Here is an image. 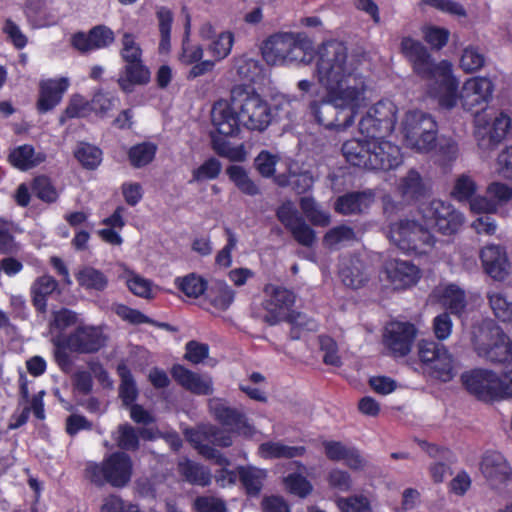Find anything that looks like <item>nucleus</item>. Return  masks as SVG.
<instances>
[{
  "instance_id": "obj_60",
  "label": "nucleus",
  "mask_w": 512,
  "mask_h": 512,
  "mask_svg": "<svg viewBox=\"0 0 512 512\" xmlns=\"http://www.w3.org/2000/svg\"><path fill=\"white\" fill-rule=\"evenodd\" d=\"M34 196L47 204H52L58 200L59 192L50 177L39 175L34 177Z\"/></svg>"
},
{
  "instance_id": "obj_4",
  "label": "nucleus",
  "mask_w": 512,
  "mask_h": 512,
  "mask_svg": "<svg viewBox=\"0 0 512 512\" xmlns=\"http://www.w3.org/2000/svg\"><path fill=\"white\" fill-rule=\"evenodd\" d=\"M417 354L426 376L443 383L452 381L456 376L455 359L444 344L433 339H421L417 343Z\"/></svg>"
},
{
  "instance_id": "obj_3",
  "label": "nucleus",
  "mask_w": 512,
  "mask_h": 512,
  "mask_svg": "<svg viewBox=\"0 0 512 512\" xmlns=\"http://www.w3.org/2000/svg\"><path fill=\"white\" fill-rule=\"evenodd\" d=\"M231 102L245 128L264 131L269 126L272 119L270 106L254 89L245 85L234 86Z\"/></svg>"
},
{
  "instance_id": "obj_47",
  "label": "nucleus",
  "mask_w": 512,
  "mask_h": 512,
  "mask_svg": "<svg viewBox=\"0 0 512 512\" xmlns=\"http://www.w3.org/2000/svg\"><path fill=\"white\" fill-rule=\"evenodd\" d=\"M157 147L152 142H143L130 147L128 159L135 168H141L153 161Z\"/></svg>"
},
{
  "instance_id": "obj_54",
  "label": "nucleus",
  "mask_w": 512,
  "mask_h": 512,
  "mask_svg": "<svg viewBox=\"0 0 512 512\" xmlns=\"http://www.w3.org/2000/svg\"><path fill=\"white\" fill-rule=\"evenodd\" d=\"M487 297L495 317L501 322L512 324V302L501 292H489Z\"/></svg>"
},
{
  "instance_id": "obj_19",
  "label": "nucleus",
  "mask_w": 512,
  "mask_h": 512,
  "mask_svg": "<svg viewBox=\"0 0 512 512\" xmlns=\"http://www.w3.org/2000/svg\"><path fill=\"white\" fill-rule=\"evenodd\" d=\"M211 120L219 135L234 137L240 132L242 122L232 103L217 101L211 111Z\"/></svg>"
},
{
  "instance_id": "obj_39",
  "label": "nucleus",
  "mask_w": 512,
  "mask_h": 512,
  "mask_svg": "<svg viewBox=\"0 0 512 512\" xmlns=\"http://www.w3.org/2000/svg\"><path fill=\"white\" fill-rule=\"evenodd\" d=\"M511 127L510 117L501 112L497 116L488 132L487 138L483 137L479 140L478 145L486 149H494L499 143H501L507 136Z\"/></svg>"
},
{
  "instance_id": "obj_7",
  "label": "nucleus",
  "mask_w": 512,
  "mask_h": 512,
  "mask_svg": "<svg viewBox=\"0 0 512 512\" xmlns=\"http://www.w3.org/2000/svg\"><path fill=\"white\" fill-rule=\"evenodd\" d=\"M464 389L477 400L493 403L503 399V380L488 369H472L461 375Z\"/></svg>"
},
{
  "instance_id": "obj_21",
  "label": "nucleus",
  "mask_w": 512,
  "mask_h": 512,
  "mask_svg": "<svg viewBox=\"0 0 512 512\" xmlns=\"http://www.w3.org/2000/svg\"><path fill=\"white\" fill-rule=\"evenodd\" d=\"M293 32H279L269 36L261 47L262 55L269 64L286 63L291 45L295 43Z\"/></svg>"
},
{
  "instance_id": "obj_9",
  "label": "nucleus",
  "mask_w": 512,
  "mask_h": 512,
  "mask_svg": "<svg viewBox=\"0 0 512 512\" xmlns=\"http://www.w3.org/2000/svg\"><path fill=\"white\" fill-rule=\"evenodd\" d=\"M423 218L443 235L457 233L463 225L464 217L451 204L434 199L422 208Z\"/></svg>"
},
{
  "instance_id": "obj_11",
  "label": "nucleus",
  "mask_w": 512,
  "mask_h": 512,
  "mask_svg": "<svg viewBox=\"0 0 512 512\" xmlns=\"http://www.w3.org/2000/svg\"><path fill=\"white\" fill-rule=\"evenodd\" d=\"M416 335L417 329L414 324L392 321L385 327L383 344L391 356L402 358L410 353Z\"/></svg>"
},
{
  "instance_id": "obj_40",
  "label": "nucleus",
  "mask_w": 512,
  "mask_h": 512,
  "mask_svg": "<svg viewBox=\"0 0 512 512\" xmlns=\"http://www.w3.org/2000/svg\"><path fill=\"white\" fill-rule=\"evenodd\" d=\"M369 115L378 121L380 130L393 132L396 124V107L387 100H380L369 108Z\"/></svg>"
},
{
  "instance_id": "obj_2",
  "label": "nucleus",
  "mask_w": 512,
  "mask_h": 512,
  "mask_svg": "<svg viewBox=\"0 0 512 512\" xmlns=\"http://www.w3.org/2000/svg\"><path fill=\"white\" fill-rule=\"evenodd\" d=\"M133 461L124 451H115L100 462H89L84 470V477L96 487L106 484L114 488H123L131 481Z\"/></svg>"
},
{
  "instance_id": "obj_58",
  "label": "nucleus",
  "mask_w": 512,
  "mask_h": 512,
  "mask_svg": "<svg viewBox=\"0 0 512 512\" xmlns=\"http://www.w3.org/2000/svg\"><path fill=\"white\" fill-rule=\"evenodd\" d=\"M203 58V48L200 44H192L190 41V22H187L182 39L179 60L182 64L192 65Z\"/></svg>"
},
{
  "instance_id": "obj_20",
  "label": "nucleus",
  "mask_w": 512,
  "mask_h": 512,
  "mask_svg": "<svg viewBox=\"0 0 512 512\" xmlns=\"http://www.w3.org/2000/svg\"><path fill=\"white\" fill-rule=\"evenodd\" d=\"M69 87V80L66 77L57 79L42 80L39 83V96L36 109L40 114L52 111L63 99Z\"/></svg>"
},
{
  "instance_id": "obj_25",
  "label": "nucleus",
  "mask_w": 512,
  "mask_h": 512,
  "mask_svg": "<svg viewBox=\"0 0 512 512\" xmlns=\"http://www.w3.org/2000/svg\"><path fill=\"white\" fill-rule=\"evenodd\" d=\"M388 280L395 289H406L415 285L419 279V269L408 261L393 259L385 263Z\"/></svg>"
},
{
  "instance_id": "obj_35",
  "label": "nucleus",
  "mask_w": 512,
  "mask_h": 512,
  "mask_svg": "<svg viewBox=\"0 0 512 512\" xmlns=\"http://www.w3.org/2000/svg\"><path fill=\"white\" fill-rule=\"evenodd\" d=\"M75 278L79 286L87 291L103 292L109 285L107 275L92 266H84L80 268L75 273Z\"/></svg>"
},
{
  "instance_id": "obj_24",
  "label": "nucleus",
  "mask_w": 512,
  "mask_h": 512,
  "mask_svg": "<svg viewBox=\"0 0 512 512\" xmlns=\"http://www.w3.org/2000/svg\"><path fill=\"white\" fill-rule=\"evenodd\" d=\"M170 373L178 385L195 395H211L213 393L211 379H204L181 364H174Z\"/></svg>"
},
{
  "instance_id": "obj_8",
  "label": "nucleus",
  "mask_w": 512,
  "mask_h": 512,
  "mask_svg": "<svg viewBox=\"0 0 512 512\" xmlns=\"http://www.w3.org/2000/svg\"><path fill=\"white\" fill-rule=\"evenodd\" d=\"M392 239L402 250L423 253L435 244L431 232L415 220L404 219L390 226Z\"/></svg>"
},
{
  "instance_id": "obj_34",
  "label": "nucleus",
  "mask_w": 512,
  "mask_h": 512,
  "mask_svg": "<svg viewBox=\"0 0 512 512\" xmlns=\"http://www.w3.org/2000/svg\"><path fill=\"white\" fill-rule=\"evenodd\" d=\"M305 453L306 447L304 446H288L273 441L261 443L258 448V454L263 459H292L302 457Z\"/></svg>"
},
{
  "instance_id": "obj_16",
  "label": "nucleus",
  "mask_w": 512,
  "mask_h": 512,
  "mask_svg": "<svg viewBox=\"0 0 512 512\" xmlns=\"http://www.w3.org/2000/svg\"><path fill=\"white\" fill-rule=\"evenodd\" d=\"M264 293L268 296L263 303L267 311L265 322L273 326L278 324L282 315L293 307L295 294L292 290L273 284H267Z\"/></svg>"
},
{
  "instance_id": "obj_6",
  "label": "nucleus",
  "mask_w": 512,
  "mask_h": 512,
  "mask_svg": "<svg viewBox=\"0 0 512 512\" xmlns=\"http://www.w3.org/2000/svg\"><path fill=\"white\" fill-rule=\"evenodd\" d=\"M399 50L410 65L412 72L422 80L430 81L440 72H444L451 63L448 60L436 62L428 48L411 36L401 38Z\"/></svg>"
},
{
  "instance_id": "obj_45",
  "label": "nucleus",
  "mask_w": 512,
  "mask_h": 512,
  "mask_svg": "<svg viewBox=\"0 0 512 512\" xmlns=\"http://www.w3.org/2000/svg\"><path fill=\"white\" fill-rule=\"evenodd\" d=\"M299 205L302 213L312 225L319 227L329 225V213L323 211L312 197H302Z\"/></svg>"
},
{
  "instance_id": "obj_52",
  "label": "nucleus",
  "mask_w": 512,
  "mask_h": 512,
  "mask_svg": "<svg viewBox=\"0 0 512 512\" xmlns=\"http://www.w3.org/2000/svg\"><path fill=\"white\" fill-rule=\"evenodd\" d=\"M233 44L234 34L230 31H224L212 39L207 50L215 61H221L231 53Z\"/></svg>"
},
{
  "instance_id": "obj_38",
  "label": "nucleus",
  "mask_w": 512,
  "mask_h": 512,
  "mask_svg": "<svg viewBox=\"0 0 512 512\" xmlns=\"http://www.w3.org/2000/svg\"><path fill=\"white\" fill-rule=\"evenodd\" d=\"M209 303L219 311H226L232 305L236 292L225 282L217 281L205 292Z\"/></svg>"
},
{
  "instance_id": "obj_48",
  "label": "nucleus",
  "mask_w": 512,
  "mask_h": 512,
  "mask_svg": "<svg viewBox=\"0 0 512 512\" xmlns=\"http://www.w3.org/2000/svg\"><path fill=\"white\" fill-rule=\"evenodd\" d=\"M227 174L230 180L242 193L249 196H255L259 194L260 191L258 186L252 179H250L243 167L238 165H231L227 168Z\"/></svg>"
},
{
  "instance_id": "obj_62",
  "label": "nucleus",
  "mask_w": 512,
  "mask_h": 512,
  "mask_svg": "<svg viewBox=\"0 0 512 512\" xmlns=\"http://www.w3.org/2000/svg\"><path fill=\"white\" fill-rule=\"evenodd\" d=\"M221 170V162L215 157H210L192 171V179L189 183L214 180L218 178Z\"/></svg>"
},
{
  "instance_id": "obj_46",
  "label": "nucleus",
  "mask_w": 512,
  "mask_h": 512,
  "mask_svg": "<svg viewBox=\"0 0 512 512\" xmlns=\"http://www.w3.org/2000/svg\"><path fill=\"white\" fill-rule=\"evenodd\" d=\"M314 51L312 40L305 33L295 34V43L289 52L287 57L288 62H309L312 59Z\"/></svg>"
},
{
  "instance_id": "obj_41",
  "label": "nucleus",
  "mask_w": 512,
  "mask_h": 512,
  "mask_svg": "<svg viewBox=\"0 0 512 512\" xmlns=\"http://www.w3.org/2000/svg\"><path fill=\"white\" fill-rule=\"evenodd\" d=\"M190 441L194 444V447L197 449L198 453L204 458L212 460L215 464L220 466H228L230 464L229 459L225 457L220 451H218L209 443H205V441H211L207 432L196 431L192 433Z\"/></svg>"
},
{
  "instance_id": "obj_56",
  "label": "nucleus",
  "mask_w": 512,
  "mask_h": 512,
  "mask_svg": "<svg viewBox=\"0 0 512 512\" xmlns=\"http://www.w3.org/2000/svg\"><path fill=\"white\" fill-rule=\"evenodd\" d=\"M274 182L280 187L291 186L297 194H303L312 186V178L307 174H274Z\"/></svg>"
},
{
  "instance_id": "obj_50",
  "label": "nucleus",
  "mask_w": 512,
  "mask_h": 512,
  "mask_svg": "<svg viewBox=\"0 0 512 512\" xmlns=\"http://www.w3.org/2000/svg\"><path fill=\"white\" fill-rule=\"evenodd\" d=\"M75 158L88 170L96 169L102 161V150L89 143H80L74 151Z\"/></svg>"
},
{
  "instance_id": "obj_32",
  "label": "nucleus",
  "mask_w": 512,
  "mask_h": 512,
  "mask_svg": "<svg viewBox=\"0 0 512 512\" xmlns=\"http://www.w3.org/2000/svg\"><path fill=\"white\" fill-rule=\"evenodd\" d=\"M397 191L406 202L415 201L425 195L426 189L420 173L410 169L397 185Z\"/></svg>"
},
{
  "instance_id": "obj_30",
  "label": "nucleus",
  "mask_w": 512,
  "mask_h": 512,
  "mask_svg": "<svg viewBox=\"0 0 512 512\" xmlns=\"http://www.w3.org/2000/svg\"><path fill=\"white\" fill-rule=\"evenodd\" d=\"M431 81L438 83L440 88L443 89V93L438 97L439 106L444 109L454 108L459 96L457 94L458 81L453 75L452 64L444 72L437 74L436 78H432Z\"/></svg>"
},
{
  "instance_id": "obj_12",
  "label": "nucleus",
  "mask_w": 512,
  "mask_h": 512,
  "mask_svg": "<svg viewBox=\"0 0 512 512\" xmlns=\"http://www.w3.org/2000/svg\"><path fill=\"white\" fill-rule=\"evenodd\" d=\"M209 409L213 418L231 432L245 437L253 436L254 427L249 423L245 413L228 406L224 399H210Z\"/></svg>"
},
{
  "instance_id": "obj_14",
  "label": "nucleus",
  "mask_w": 512,
  "mask_h": 512,
  "mask_svg": "<svg viewBox=\"0 0 512 512\" xmlns=\"http://www.w3.org/2000/svg\"><path fill=\"white\" fill-rule=\"evenodd\" d=\"M279 222L291 233L293 239L304 247H312L316 241L315 231L305 222L290 202L283 203L276 210Z\"/></svg>"
},
{
  "instance_id": "obj_1",
  "label": "nucleus",
  "mask_w": 512,
  "mask_h": 512,
  "mask_svg": "<svg viewBox=\"0 0 512 512\" xmlns=\"http://www.w3.org/2000/svg\"><path fill=\"white\" fill-rule=\"evenodd\" d=\"M317 54V77L327 99L310 102V115L328 130L344 131L354 123L364 100L365 77L348 65V50L342 42H323Z\"/></svg>"
},
{
  "instance_id": "obj_5",
  "label": "nucleus",
  "mask_w": 512,
  "mask_h": 512,
  "mask_svg": "<svg viewBox=\"0 0 512 512\" xmlns=\"http://www.w3.org/2000/svg\"><path fill=\"white\" fill-rule=\"evenodd\" d=\"M401 132L407 148L428 153L437 146L438 124L434 117L420 110L408 111Z\"/></svg>"
},
{
  "instance_id": "obj_44",
  "label": "nucleus",
  "mask_w": 512,
  "mask_h": 512,
  "mask_svg": "<svg viewBox=\"0 0 512 512\" xmlns=\"http://www.w3.org/2000/svg\"><path fill=\"white\" fill-rule=\"evenodd\" d=\"M92 113L91 102L81 94H73L66 108L59 116L60 124L66 123L69 119L86 118Z\"/></svg>"
},
{
  "instance_id": "obj_23",
  "label": "nucleus",
  "mask_w": 512,
  "mask_h": 512,
  "mask_svg": "<svg viewBox=\"0 0 512 512\" xmlns=\"http://www.w3.org/2000/svg\"><path fill=\"white\" fill-rule=\"evenodd\" d=\"M325 456L333 462L343 461L352 470H362L366 466V460L355 447H348L341 441L325 440L322 442Z\"/></svg>"
},
{
  "instance_id": "obj_51",
  "label": "nucleus",
  "mask_w": 512,
  "mask_h": 512,
  "mask_svg": "<svg viewBox=\"0 0 512 512\" xmlns=\"http://www.w3.org/2000/svg\"><path fill=\"white\" fill-rule=\"evenodd\" d=\"M58 288L57 280L50 276L44 275L37 279L34 288V307L40 312L46 309V296L52 294Z\"/></svg>"
},
{
  "instance_id": "obj_53",
  "label": "nucleus",
  "mask_w": 512,
  "mask_h": 512,
  "mask_svg": "<svg viewBox=\"0 0 512 512\" xmlns=\"http://www.w3.org/2000/svg\"><path fill=\"white\" fill-rule=\"evenodd\" d=\"M115 441L117 446L124 452H135L140 448L137 429L128 423L118 425Z\"/></svg>"
},
{
  "instance_id": "obj_27",
  "label": "nucleus",
  "mask_w": 512,
  "mask_h": 512,
  "mask_svg": "<svg viewBox=\"0 0 512 512\" xmlns=\"http://www.w3.org/2000/svg\"><path fill=\"white\" fill-rule=\"evenodd\" d=\"M18 384L20 398L16 410L9 418V430L18 429L26 424L32 411V400L29 398L28 380L22 369H19Z\"/></svg>"
},
{
  "instance_id": "obj_43",
  "label": "nucleus",
  "mask_w": 512,
  "mask_h": 512,
  "mask_svg": "<svg viewBox=\"0 0 512 512\" xmlns=\"http://www.w3.org/2000/svg\"><path fill=\"white\" fill-rule=\"evenodd\" d=\"M158 28L160 33L159 52H168L171 48V30L173 24V13L166 6H159L156 10Z\"/></svg>"
},
{
  "instance_id": "obj_42",
  "label": "nucleus",
  "mask_w": 512,
  "mask_h": 512,
  "mask_svg": "<svg viewBox=\"0 0 512 512\" xmlns=\"http://www.w3.org/2000/svg\"><path fill=\"white\" fill-rule=\"evenodd\" d=\"M179 471L185 480L192 485L206 487L211 484L212 474L210 470L198 463L187 460L179 464Z\"/></svg>"
},
{
  "instance_id": "obj_59",
  "label": "nucleus",
  "mask_w": 512,
  "mask_h": 512,
  "mask_svg": "<svg viewBox=\"0 0 512 512\" xmlns=\"http://www.w3.org/2000/svg\"><path fill=\"white\" fill-rule=\"evenodd\" d=\"M356 234L352 227L341 224L329 229L323 237V245L326 248L334 249L342 242L355 240Z\"/></svg>"
},
{
  "instance_id": "obj_57",
  "label": "nucleus",
  "mask_w": 512,
  "mask_h": 512,
  "mask_svg": "<svg viewBox=\"0 0 512 512\" xmlns=\"http://www.w3.org/2000/svg\"><path fill=\"white\" fill-rule=\"evenodd\" d=\"M51 0H34V29L54 25L58 15L50 7Z\"/></svg>"
},
{
  "instance_id": "obj_26",
  "label": "nucleus",
  "mask_w": 512,
  "mask_h": 512,
  "mask_svg": "<svg viewBox=\"0 0 512 512\" xmlns=\"http://www.w3.org/2000/svg\"><path fill=\"white\" fill-rule=\"evenodd\" d=\"M374 198L371 190L347 192L336 199L334 210L345 216L362 214L370 208Z\"/></svg>"
},
{
  "instance_id": "obj_37",
  "label": "nucleus",
  "mask_w": 512,
  "mask_h": 512,
  "mask_svg": "<svg viewBox=\"0 0 512 512\" xmlns=\"http://www.w3.org/2000/svg\"><path fill=\"white\" fill-rule=\"evenodd\" d=\"M175 288L188 298L197 299L208 290V281L201 275L191 272L174 280Z\"/></svg>"
},
{
  "instance_id": "obj_15",
  "label": "nucleus",
  "mask_w": 512,
  "mask_h": 512,
  "mask_svg": "<svg viewBox=\"0 0 512 512\" xmlns=\"http://www.w3.org/2000/svg\"><path fill=\"white\" fill-rule=\"evenodd\" d=\"M105 345V337L100 329L79 326L68 336L63 335L59 346L69 348L76 353L90 354L98 352Z\"/></svg>"
},
{
  "instance_id": "obj_49",
  "label": "nucleus",
  "mask_w": 512,
  "mask_h": 512,
  "mask_svg": "<svg viewBox=\"0 0 512 512\" xmlns=\"http://www.w3.org/2000/svg\"><path fill=\"white\" fill-rule=\"evenodd\" d=\"M233 62L237 75L245 81L254 82L262 71L261 63L247 54L234 57Z\"/></svg>"
},
{
  "instance_id": "obj_17",
  "label": "nucleus",
  "mask_w": 512,
  "mask_h": 512,
  "mask_svg": "<svg viewBox=\"0 0 512 512\" xmlns=\"http://www.w3.org/2000/svg\"><path fill=\"white\" fill-rule=\"evenodd\" d=\"M370 153V170L390 171L403 162L401 148L385 138L371 141Z\"/></svg>"
},
{
  "instance_id": "obj_63",
  "label": "nucleus",
  "mask_w": 512,
  "mask_h": 512,
  "mask_svg": "<svg viewBox=\"0 0 512 512\" xmlns=\"http://www.w3.org/2000/svg\"><path fill=\"white\" fill-rule=\"evenodd\" d=\"M284 484L289 493L300 498L307 497L313 490L310 481L300 473L294 472L284 478Z\"/></svg>"
},
{
  "instance_id": "obj_28",
  "label": "nucleus",
  "mask_w": 512,
  "mask_h": 512,
  "mask_svg": "<svg viewBox=\"0 0 512 512\" xmlns=\"http://www.w3.org/2000/svg\"><path fill=\"white\" fill-rule=\"evenodd\" d=\"M150 80V71L143 61L126 63L117 83L125 93H131L137 85H145Z\"/></svg>"
},
{
  "instance_id": "obj_18",
  "label": "nucleus",
  "mask_w": 512,
  "mask_h": 512,
  "mask_svg": "<svg viewBox=\"0 0 512 512\" xmlns=\"http://www.w3.org/2000/svg\"><path fill=\"white\" fill-rule=\"evenodd\" d=\"M480 471L492 485L512 483V468L504 455L498 451H486L480 461Z\"/></svg>"
},
{
  "instance_id": "obj_55",
  "label": "nucleus",
  "mask_w": 512,
  "mask_h": 512,
  "mask_svg": "<svg viewBox=\"0 0 512 512\" xmlns=\"http://www.w3.org/2000/svg\"><path fill=\"white\" fill-rule=\"evenodd\" d=\"M115 313L122 320L127 321L128 323L133 324V325L150 324L152 326L164 327L167 329L169 328V324L159 323L156 320L145 315L141 311L131 308L124 304H119L115 309Z\"/></svg>"
},
{
  "instance_id": "obj_61",
  "label": "nucleus",
  "mask_w": 512,
  "mask_h": 512,
  "mask_svg": "<svg viewBox=\"0 0 512 512\" xmlns=\"http://www.w3.org/2000/svg\"><path fill=\"white\" fill-rule=\"evenodd\" d=\"M485 55L477 46L469 45L466 47L460 58V67L467 73H473L480 70L485 64Z\"/></svg>"
},
{
  "instance_id": "obj_64",
  "label": "nucleus",
  "mask_w": 512,
  "mask_h": 512,
  "mask_svg": "<svg viewBox=\"0 0 512 512\" xmlns=\"http://www.w3.org/2000/svg\"><path fill=\"white\" fill-rule=\"evenodd\" d=\"M336 505L340 512H372L370 501L363 495L339 497Z\"/></svg>"
},
{
  "instance_id": "obj_10",
  "label": "nucleus",
  "mask_w": 512,
  "mask_h": 512,
  "mask_svg": "<svg viewBox=\"0 0 512 512\" xmlns=\"http://www.w3.org/2000/svg\"><path fill=\"white\" fill-rule=\"evenodd\" d=\"M475 350L486 360L507 365L512 362V340L499 326L489 329L486 342H477Z\"/></svg>"
},
{
  "instance_id": "obj_36",
  "label": "nucleus",
  "mask_w": 512,
  "mask_h": 512,
  "mask_svg": "<svg viewBox=\"0 0 512 512\" xmlns=\"http://www.w3.org/2000/svg\"><path fill=\"white\" fill-rule=\"evenodd\" d=\"M117 375L120 378L118 395L125 407L136 402L139 391L136 381L129 367L125 363H119L116 368Z\"/></svg>"
},
{
  "instance_id": "obj_13",
  "label": "nucleus",
  "mask_w": 512,
  "mask_h": 512,
  "mask_svg": "<svg viewBox=\"0 0 512 512\" xmlns=\"http://www.w3.org/2000/svg\"><path fill=\"white\" fill-rule=\"evenodd\" d=\"M493 82L487 77H473L465 81L459 94L464 110L477 114L492 98Z\"/></svg>"
},
{
  "instance_id": "obj_33",
  "label": "nucleus",
  "mask_w": 512,
  "mask_h": 512,
  "mask_svg": "<svg viewBox=\"0 0 512 512\" xmlns=\"http://www.w3.org/2000/svg\"><path fill=\"white\" fill-rule=\"evenodd\" d=\"M238 478L249 497H258L267 476L266 471L252 466H238Z\"/></svg>"
},
{
  "instance_id": "obj_29",
  "label": "nucleus",
  "mask_w": 512,
  "mask_h": 512,
  "mask_svg": "<svg viewBox=\"0 0 512 512\" xmlns=\"http://www.w3.org/2000/svg\"><path fill=\"white\" fill-rule=\"evenodd\" d=\"M371 141L350 139L343 143L342 153L346 161L352 166L370 170Z\"/></svg>"
},
{
  "instance_id": "obj_22",
  "label": "nucleus",
  "mask_w": 512,
  "mask_h": 512,
  "mask_svg": "<svg viewBox=\"0 0 512 512\" xmlns=\"http://www.w3.org/2000/svg\"><path fill=\"white\" fill-rule=\"evenodd\" d=\"M485 272L493 279L503 281L509 274V261L505 248L500 245H487L480 252Z\"/></svg>"
},
{
  "instance_id": "obj_31",
  "label": "nucleus",
  "mask_w": 512,
  "mask_h": 512,
  "mask_svg": "<svg viewBox=\"0 0 512 512\" xmlns=\"http://www.w3.org/2000/svg\"><path fill=\"white\" fill-rule=\"evenodd\" d=\"M438 301L449 311V314L461 317L465 312L467 302L464 290L454 284L434 292Z\"/></svg>"
}]
</instances>
